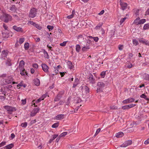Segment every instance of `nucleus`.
<instances>
[{"mask_svg": "<svg viewBox=\"0 0 149 149\" xmlns=\"http://www.w3.org/2000/svg\"><path fill=\"white\" fill-rule=\"evenodd\" d=\"M0 19L5 23H8L11 21L12 17L9 14L3 13L2 15L0 16Z\"/></svg>", "mask_w": 149, "mask_h": 149, "instance_id": "f257e3e1", "label": "nucleus"}, {"mask_svg": "<svg viewBox=\"0 0 149 149\" xmlns=\"http://www.w3.org/2000/svg\"><path fill=\"white\" fill-rule=\"evenodd\" d=\"M105 86V84L102 82H99L97 84V93H100L102 92Z\"/></svg>", "mask_w": 149, "mask_h": 149, "instance_id": "f03ea898", "label": "nucleus"}, {"mask_svg": "<svg viewBox=\"0 0 149 149\" xmlns=\"http://www.w3.org/2000/svg\"><path fill=\"white\" fill-rule=\"evenodd\" d=\"M3 108L8 112V113L9 114H11L13 112L16 111V109L11 106L6 105L4 106Z\"/></svg>", "mask_w": 149, "mask_h": 149, "instance_id": "7ed1b4c3", "label": "nucleus"}, {"mask_svg": "<svg viewBox=\"0 0 149 149\" xmlns=\"http://www.w3.org/2000/svg\"><path fill=\"white\" fill-rule=\"evenodd\" d=\"M87 80L91 84H94L95 83V79L93 75L91 74H89L87 77Z\"/></svg>", "mask_w": 149, "mask_h": 149, "instance_id": "20e7f679", "label": "nucleus"}, {"mask_svg": "<svg viewBox=\"0 0 149 149\" xmlns=\"http://www.w3.org/2000/svg\"><path fill=\"white\" fill-rule=\"evenodd\" d=\"M13 78L11 76H8L3 80V82L5 84L11 83L13 81Z\"/></svg>", "mask_w": 149, "mask_h": 149, "instance_id": "39448f33", "label": "nucleus"}, {"mask_svg": "<svg viewBox=\"0 0 149 149\" xmlns=\"http://www.w3.org/2000/svg\"><path fill=\"white\" fill-rule=\"evenodd\" d=\"M120 3L122 9L129 8V6H128L127 4L126 3L122 2L121 0L120 1Z\"/></svg>", "mask_w": 149, "mask_h": 149, "instance_id": "423d86ee", "label": "nucleus"}, {"mask_svg": "<svg viewBox=\"0 0 149 149\" xmlns=\"http://www.w3.org/2000/svg\"><path fill=\"white\" fill-rule=\"evenodd\" d=\"M135 99L133 98H129L123 101L122 103L124 104H127L134 102Z\"/></svg>", "mask_w": 149, "mask_h": 149, "instance_id": "0eeeda50", "label": "nucleus"}, {"mask_svg": "<svg viewBox=\"0 0 149 149\" xmlns=\"http://www.w3.org/2000/svg\"><path fill=\"white\" fill-rule=\"evenodd\" d=\"M13 63L12 60L9 58H8L5 61V64L6 66L10 67L12 65Z\"/></svg>", "mask_w": 149, "mask_h": 149, "instance_id": "6e6552de", "label": "nucleus"}, {"mask_svg": "<svg viewBox=\"0 0 149 149\" xmlns=\"http://www.w3.org/2000/svg\"><path fill=\"white\" fill-rule=\"evenodd\" d=\"M36 10H31L29 16V17L33 18L36 16Z\"/></svg>", "mask_w": 149, "mask_h": 149, "instance_id": "1a4fd4ad", "label": "nucleus"}, {"mask_svg": "<svg viewBox=\"0 0 149 149\" xmlns=\"http://www.w3.org/2000/svg\"><path fill=\"white\" fill-rule=\"evenodd\" d=\"M63 95V93H59L55 97L54 99V101L55 102H57L62 97Z\"/></svg>", "mask_w": 149, "mask_h": 149, "instance_id": "9d476101", "label": "nucleus"}, {"mask_svg": "<svg viewBox=\"0 0 149 149\" xmlns=\"http://www.w3.org/2000/svg\"><path fill=\"white\" fill-rule=\"evenodd\" d=\"M13 29L17 32H23L22 29V27H17V26L15 25L13 26Z\"/></svg>", "mask_w": 149, "mask_h": 149, "instance_id": "9b49d317", "label": "nucleus"}, {"mask_svg": "<svg viewBox=\"0 0 149 149\" xmlns=\"http://www.w3.org/2000/svg\"><path fill=\"white\" fill-rule=\"evenodd\" d=\"M39 110V109L38 108L34 109L31 113V116L33 117L35 116L36 114L38 112Z\"/></svg>", "mask_w": 149, "mask_h": 149, "instance_id": "f8f14e48", "label": "nucleus"}, {"mask_svg": "<svg viewBox=\"0 0 149 149\" xmlns=\"http://www.w3.org/2000/svg\"><path fill=\"white\" fill-rule=\"evenodd\" d=\"M41 66L42 70L45 72H48L49 68L46 64L43 63L41 65Z\"/></svg>", "mask_w": 149, "mask_h": 149, "instance_id": "ddd939ff", "label": "nucleus"}, {"mask_svg": "<svg viewBox=\"0 0 149 149\" xmlns=\"http://www.w3.org/2000/svg\"><path fill=\"white\" fill-rule=\"evenodd\" d=\"M65 116L64 114H58L55 116V118L57 120L62 119L64 118Z\"/></svg>", "mask_w": 149, "mask_h": 149, "instance_id": "4468645a", "label": "nucleus"}, {"mask_svg": "<svg viewBox=\"0 0 149 149\" xmlns=\"http://www.w3.org/2000/svg\"><path fill=\"white\" fill-rule=\"evenodd\" d=\"M19 70L20 72V74L22 76H25V74H26V75H27V72L25 70V69H22L21 68L19 69Z\"/></svg>", "mask_w": 149, "mask_h": 149, "instance_id": "2eb2a0df", "label": "nucleus"}, {"mask_svg": "<svg viewBox=\"0 0 149 149\" xmlns=\"http://www.w3.org/2000/svg\"><path fill=\"white\" fill-rule=\"evenodd\" d=\"M24 61L23 60H22L20 61L19 65V69H20L21 68L22 69H24Z\"/></svg>", "mask_w": 149, "mask_h": 149, "instance_id": "dca6fc26", "label": "nucleus"}, {"mask_svg": "<svg viewBox=\"0 0 149 149\" xmlns=\"http://www.w3.org/2000/svg\"><path fill=\"white\" fill-rule=\"evenodd\" d=\"M33 83L36 86H39L40 84V80L37 78L33 80Z\"/></svg>", "mask_w": 149, "mask_h": 149, "instance_id": "f3484780", "label": "nucleus"}, {"mask_svg": "<svg viewBox=\"0 0 149 149\" xmlns=\"http://www.w3.org/2000/svg\"><path fill=\"white\" fill-rule=\"evenodd\" d=\"M68 67L70 69H72L74 68V66L72 65V62L70 61H68L67 62Z\"/></svg>", "mask_w": 149, "mask_h": 149, "instance_id": "a211bd4d", "label": "nucleus"}, {"mask_svg": "<svg viewBox=\"0 0 149 149\" xmlns=\"http://www.w3.org/2000/svg\"><path fill=\"white\" fill-rule=\"evenodd\" d=\"M79 81L78 79H75L72 87L73 88H75L79 84Z\"/></svg>", "mask_w": 149, "mask_h": 149, "instance_id": "6ab92c4d", "label": "nucleus"}, {"mask_svg": "<svg viewBox=\"0 0 149 149\" xmlns=\"http://www.w3.org/2000/svg\"><path fill=\"white\" fill-rule=\"evenodd\" d=\"M74 14H75V12L74 11V10H73V11L72 12V14L68 16L67 17L68 19H71L73 17V16H74Z\"/></svg>", "mask_w": 149, "mask_h": 149, "instance_id": "aec40b11", "label": "nucleus"}, {"mask_svg": "<svg viewBox=\"0 0 149 149\" xmlns=\"http://www.w3.org/2000/svg\"><path fill=\"white\" fill-rule=\"evenodd\" d=\"M58 135L54 134L52 135V137L49 141V143H51L58 136Z\"/></svg>", "mask_w": 149, "mask_h": 149, "instance_id": "412c9836", "label": "nucleus"}, {"mask_svg": "<svg viewBox=\"0 0 149 149\" xmlns=\"http://www.w3.org/2000/svg\"><path fill=\"white\" fill-rule=\"evenodd\" d=\"M143 77L144 79L149 81V74H143Z\"/></svg>", "mask_w": 149, "mask_h": 149, "instance_id": "4be33fe9", "label": "nucleus"}, {"mask_svg": "<svg viewBox=\"0 0 149 149\" xmlns=\"http://www.w3.org/2000/svg\"><path fill=\"white\" fill-rule=\"evenodd\" d=\"M124 135V134L123 132H120L117 133L116 136V137L119 138L123 136Z\"/></svg>", "mask_w": 149, "mask_h": 149, "instance_id": "5701e85b", "label": "nucleus"}, {"mask_svg": "<svg viewBox=\"0 0 149 149\" xmlns=\"http://www.w3.org/2000/svg\"><path fill=\"white\" fill-rule=\"evenodd\" d=\"M14 146V144L13 143H11L5 146L6 149H11Z\"/></svg>", "mask_w": 149, "mask_h": 149, "instance_id": "b1692460", "label": "nucleus"}, {"mask_svg": "<svg viewBox=\"0 0 149 149\" xmlns=\"http://www.w3.org/2000/svg\"><path fill=\"white\" fill-rule=\"evenodd\" d=\"M1 53L2 54L4 55L5 57L6 58L8 54V51L7 50H4Z\"/></svg>", "mask_w": 149, "mask_h": 149, "instance_id": "393cba45", "label": "nucleus"}, {"mask_svg": "<svg viewBox=\"0 0 149 149\" xmlns=\"http://www.w3.org/2000/svg\"><path fill=\"white\" fill-rule=\"evenodd\" d=\"M0 92L1 93L3 94L5 96H6V91L4 88H1L0 89Z\"/></svg>", "mask_w": 149, "mask_h": 149, "instance_id": "a878e982", "label": "nucleus"}, {"mask_svg": "<svg viewBox=\"0 0 149 149\" xmlns=\"http://www.w3.org/2000/svg\"><path fill=\"white\" fill-rule=\"evenodd\" d=\"M140 97L144 99L147 100H149V98H147L146 96L144 94H142L140 96Z\"/></svg>", "mask_w": 149, "mask_h": 149, "instance_id": "bb28decb", "label": "nucleus"}, {"mask_svg": "<svg viewBox=\"0 0 149 149\" xmlns=\"http://www.w3.org/2000/svg\"><path fill=\"white\" fill-rule=\"evenodd\" d=\"M89 47L86 46L85 45L82 48V50L83 51H86L90 49Z\"/></svg>", "mask_w": 149, "mask_h": 149, "instance_id": "cd10ccee", "label": "nucleus"}, {"mask_svg": "<svg viewBox=\"0 0 149 149\" xmlns=\"http://www.w3.org/2000/svg\"><path fill=\"white\" fill-rule=\"evenodd\" d=\"M140 19V18L139 17H138L137 18H136L134 21L133 23L135 24L136 25H139V20Z\"/></svg>", "mask_w": 149, "mask_h": 149, "instance_id": "c85d7f7f", "label": "nucleus"}, {"mask_svg": "<svg viewBox=\"0 0 149 149\" xmlns=\"http://www.w3.org/2000/svg\"><path fill=\"white\" fill-rule=\"evenodd\" d=\"M103 23L102 22L100 23L95 27L96 29H98L100 28L102 26Z\"/></svg>", "mask_w": 149, "mask_h": 149, "instance_id": "c756f323", "label": "nucleus"}, {"mask_svg": "<svg viewBox=\"0 0 149 149\" xmlns=\"http://www.w3.org/2000/svg\"><path fill=\"white\" fill-rule=\"evenodd\" d=\"M146 22L145 19H143L139 20V24H144Z\"/></svg>", "mask_w": 149, "mask_h": 149, "instance_id": "7c9ffc66", "label": "nucleus"}, {"mask_svg": "<svg viewBox=\"0 0 149 149\" xmlns=\"http://www.w3.org/2000/svg\"><path fill=\"white\" fill-rule=\"evenodd\" d=\"M84 90L86 93H89V88L86 86H85L84 87Z\"/></svg>", "mask_w": 149, "mask_h": 149, "instance_id": "2f4dec72", "label": "nucleus"}, {"mask_svg": "<svg viewBox=\"0 0 149 149\" xmlns=\"http://www.w3.org/2000/svg\"><path fill=\"white\" fill-rule=\"evenodd\" d=\"M59 125V123L57 122L54 124L52 126L53 128H56L58 127Z\"/></svg>", "mask_w": 149, "mask_h": 149, "instance_id": "473e14b6", "label": "nucleus"}, {"mask_svg": "<svg viewBox=\"0 0 149 149\" xmlns=\"http://www.w3.org/2000/svg\"><path fill=\"white\" fill-rule=\"evenodd\" d=\"M86 43V45H84L85 46H88L89 47V46L90 45V44L91 43V41L90 40H88L85 42Z\"/></svg>", "mask_w": 149, "mask_h": 149, "instance_id": "72a5a7b5", "label": "nucleus"}, {"mask_svg": "<svg viewBox=\"0 0 149 149\" xmlns=\"http://www.w3.org/2000/svg\"><path fill=\"white\" fill-rule=\"evenodd\" d=\"M81 47L79 45L77 44L76 46V51L78 52H79Z\"/></svg>", "mask_w": 149, "mask_h": 149, "instance_id": "f704fd0d", "label": "nucleus"}, {"mask_svg": "<svg viewBox=\"0 0 149 149\" xmlns=\"http://www.w3.org/2000/svg\"><path fill=\"white\" fill-rule=\"evenodd\" d=\"M127 143V141H126L120 146V147H125L129 146Z\"/></svg>", "mask_w": 149, "mask_h": 149, "instance_id": "c9c22d12", "label": "nucleus"}, {"mask_svg": "<svg viewBox=\"0 0 149 149\" xmlns=\"http://www.w3.org/2000/svg\"><path fill=\"white\" fill-rule=\"evenodd\" d=\"M24 47L25 50H27L29 48V44L26 42L24 45Z\"/></svg>", "mask_w": 149, "mask_h": 149, "instance_id": "e433bc0d", "label": "nucleus"}, {"mask_svg": "<svg viewBox=\"0 0 149 149\" xmlns=\"http://www.w3.org/2000/svg\"><path fill=\"white\" fill-rule=\"evenodd\" d=\"M148 29H149V23L145 24L143 27V29L146 30Z\"/></svg>", "mask_w": 149, "mask_h": 149, "instance_id": "4c0bfd02", "label": "nucleus"}, {"mask_svg": "<svg viewBox=\"0 0 149 149\" xmlns=\"http://www.w3.org/2000/svg\"><path fill=\"white\" fill-rule=\"evenodd\" d=\"M34 26L36 28L39 30H41L42 28L41 26H40L39 24L36 23H35Z\"/></svg>", "mask_w": 149, "mask_h": 149, "instance_id": "58836bf2", "label": "nucleus"}, {"mask_svg": "<svg viewBox=\"0 0 149 149\" xmlns=\"http://www.w3.org/2000/svg\"><path fill=\"white\" fill-rule=\"evenodd\" d=\"M105 75H106V71H102V72L100 74V75L101 76V77L102 78H104Z\"/></svg>", "mask_w": 149, "mask_h": 149, "instance_id": "ea45409f", "label": "nucleus"}, {"mask_svg": "<svg viewBox=\"0 0 149 149\" xmlns=\"http://www.w3.org/2000/svg\"><path fill=\"white\" fill-rule=\"evenodd\" d=\"M133 44L135 46L138 44V41L136 39H133L132 40Z\"/></svg>", "mask_w": 149, "mask_h": 149, "instance_id": "a19ab883", "label": "nucleus"}, {"mask_svg": "<svg viewBox=\"0 0 149 149\" xmlns=\"http://www.w3.org/2000/svg\"><path fill=\"white\" fill-rule=\"evenodd\" d=\"M47 28L49 29V31H51L54 29V27L53 26L47 25Z\"/></svg>", "mask_w": 149, "mask_h": 149, "instance_id": "79ce46f5", "label": "nucleus"}, {"mask_svg": "<svg viewBox=\"0 0 149 149\" xmlns=\"http://www.w3.org/2000/svg\"><path fill=\"white\" fill-rule=\"evenodd\" d=\"M24 41V38H20L19 39V43L21 44H22Z\"/></svg>", "mask_w": 149, "mask_h": 149, "instance_id": "37998d69", "label": "nucleus"}, {"mask_svg": "<svg viewBox=\"0 0 149 149\" xmlns=\"http://www.w3.org/2000/svg\"><path fill=\"white\" fill-rule=\"evenodd\" d=\"M127 105L128 109L134 107L136 106V104H130Z\"/></svg>", "mask_w": 149, "mask_h": 149, "instance_id": "c03bdc74", "label": "nucleus"}, {"mask_svg": "<svg viewBox=\"0 0 149 149\" xmlns=\"http://www.w3.org/2000/svg\"><path fill=\"white\" fill-rule=\"evenodd\" d=\"M27 125V123L26 122L22 123L21 124V126L23 127H26Z\"/></svg>", "mask_w": 149, "mask_h": 149, "instance_id": "a18cd8bd", "label": "nucleus"}, {"mask_svg": "<svg viewBox=\"0 0 149 149\" xmlns=\"http://www.w3.org/2000/svg\"><path fill=\"white\" fill-rule=\"evenodd\" d=\"M126 19H127L126 17H125L124 18L121 19L120 21V25H121L124 22V21Z\"/></svg>", "mask_w": 149, "mask_h": 149, "instance_id": "49530a36", "label": "nucleus"}, {"mask_svg": "<svg viewBox=\"0 0 149 149\" xmlns=\"http://www.w3.org/2000/svg\"><path fill=\"white\" fill-rule=\"evenodd\" d=\"M67 134V132H64L61 133L59 136L60 137H64Z\"/></svg>", "mask_w": 149, "mask_h": 149, "instance_id": "de8ad7c7", "label": "nucleus"}, {"mask_svg": "<svg viewBox=\"0 0 149 149\" xmlns=\"http://www.w3.org/2000/svg\"><path fill=\"white\" fill-rule=\"evenodd\" d=\"M3 26L5 30H8V27L7 26V25H6V24H5L3 23Z\"/></svg>", "mask_w": 149, "mask_h": 149, "instance_id": "09e8293b", "label": "nucleus"}, {"mask_svg": "<svg viewBox=\"0 0 149 149\" xmlns=\"http://www.w3.org/2000/svg\"><path fill=\"white\" fill-rule=\"evenodd\" d=\"M100 130L101 129L100 128H99L98 129H97L96 131V132L95 135H94V136H95L97 135L100 132Z\"/></svg>", "mask_w": 149, "mask_h": 149, "instance_id": "8fccbe9b", "label": "nucleus"}, {"mask_svg": "<svg viewBox=\"0 0 149 149\" xmlns=\"http://www.w3.org/2000/svg\"><path fill=\"white\" fill-rule=\"evenodd\" d=\"M66 41H64L62 43H61L60 44V45L62 46H65L66 44Z\"/></svg>", "mask_w": 149, "mask_h": 149, "instance_id": "3c124183", "label": "nucleus"}, {"mask_svg": "<svg viewBox=\"0 0 149 149\" xmlns=\"http://www.w3.org/2000/svg\"><path fill=\"white\" fill-rule=\"evenodd\" d=\"M43 100V98H42L41 97L39 99H38L36 102V103H38L40 102H41L42 100Z\"/></svg>", "mask_w": 149, "mask_h": 149, "instance_id": "603ef678", "label": "nucleus"}, {"mask_svg": "<svg viewBox=\"0 0 149 149\" xmlns=\"http://www.w3.org/2000/svg\"><path fill=\"white\" fill-rule=\"evenodd\" d=\"M28 24H31V25L34 26V25L35 24V23L33 22V21H29L28 22Z\"/></svg>", "mask_w": 149, "mask_h": 149, "instance_id": "864d4df0", "label": "nucleus"}, {"mask_svg": "<svg viewBox=\"0 0 149 149\" xmlns=\"http://www.w3.org/2000/svg\"><path fill=\"white\" fill-rule=\"evenodd\" d=\"M122 109L123 110L129 109L128 107H127V105H126L123 106L122 107Z\"/></svg>", "mask_w": 149, "mask_h": 149, "instance_id": "5fc2aeb1", "label": "nucleus"}, {"mask_svg": "<svg viewBox=\"0 0 149 149\" xmlns=\"http://www.w3.org/2000/svg\"><path fill=\"white\" fill-rule=\"evenodd\" d=\"M6 144V141H3L0 143V147L5 145Z\"/></svg>", "mask_w": 149, "mask_h": 149, "instance_id": "6e6d98bb", "label": "nucleus"}, {"mask_svg": "<svg viewBox=\"0 0 149 149\" xmlns=\"http://www.w3.org/2000/svg\"><path fill=\"white\" fill-rule=\"evenodd\" d=\"M93 39L95 42H97L99 40V38L98 37H93Z\"/></svg>", "mask_w": 149, "mask_h": 149, "instance_id": "4d7b16f0", "label": "nucleus"}, {"mask_svg": "<svg viewBox=\"0 0 149 149\" xmlns=\"http://www.w3.org/2000/svg\"><path fill=\"white\" fill-rule=\"evenodd\" d=\"M132 67V65L131 63H129L128 65L127 66V67L128 68H130Z\"/></svg>", "mask_w": 149, "mask_h": 149, "instance_id": "13d9d810", "label": "nucleus"}, {"mask_svg": "<svg viewBox=\"0 0 149 149\" xmlns=\"http://www.w3.org/2000/svg\"><path fill=\"white\" fill-rule=\"evenodd\" d=\"M110 108L111 109H117V107L116 106H110Z\"/></svg>", "mask_w": 149, "mask_h": 149, "instance_id": "bf43d9fd", "label": "nucleus"}, {"mask_svg": "<svg viewBox=\"0 0 149 149\" xmlns=\"http://www.w3.org/2000/svg\"><path fill=\"white\" fill-rule=\"evenodd\" d=\"M44 56L45 58L47 59H48L49 58V56L47 53L44 54Z\"/></svg>", "mask_w": 149, "mask_h": 149, "instance_id": "052dcab7", "label": "nucleus"}, {"mask_svg": "<svg viewBox=\"0 0 149 149\" xmlns=\"http://www.w3.org/2000/svg\"><path fill=\"white\" fill-rule=\"evenodd\" d=\"M33 67L34 68H37L38 67V65L36 63H35L33 64Z\"/></svg>", "mask_w": 149, "mask_h": 149, "instance_id": "680f3d73", "label": "nucleus"}, {"mask_svg": "<svg viewBox=\"0 0 149 149\" xmlns=\"http://www.w3.org/2000/svg\"><path fill=\"white\" fill-rule=\"evenodd\" d=\"M3 38H7L9 37V36L8 35H6L5 33L3 34Z\"/></svg>", "mask_w": 149, "mask_h": 149, "instance_id": "e2e57ef3", "label": "nucleus"}, {"mask_svg": "<svg viewBox=\"0 0 149 149\" xmlns=\"http://www.w3.org/2000/svg\"><path fill=\"white\" fill-rule=\"evenodd\" d=\"M22 102V104L23 105H24L26 103V99L22 100H21Z\"/></svg>", "mask_w": 149, "mask_h": 149, "instance_id": "0e129e2a", "label": "nucleus"}, {"mask_svg": "<svg viewBox=\"0 0 149 149\" xmlns=\"http://www.w3.org/2000/svg\"><path fill=\"white\" fill-rule=\"evenodd\" d=\"M123 49V45H119L118 46V49L120 50H121Z\"/></svg>", "mask_w": 149, "mask_h": 149, "instance_id": "69168bd1", "label": "nucleus"}, {"mask_svg": "<svg viewBox=\"0 0 149 149\" xmlns=\"http://www.w3.org/2000/svg\"><path fill=\"white\" fill-rule=\"evenodd\" d=\"M149 143V139L146 140L144 142V144L147 145Z\"/></svg>", "mask_w": 149, "mask_h": 149, "instance_id": "338daca9", "label": "nucleus"}, {"mask_svg": "<svg viewBox=\"0 0 149 149\" xmlns=\"http://www.w3.org/2000/svg\"><path fill=\"white\" fill-rule=\"evenodd\" d=\"M146 40L145 39H140L139 40V42L142 43H144L145 42Z\"/></svg>", "mask_w": 149, "mask_h": 149, "instance_id": "774afa93", "label": "nucleus"}]
</instances>
